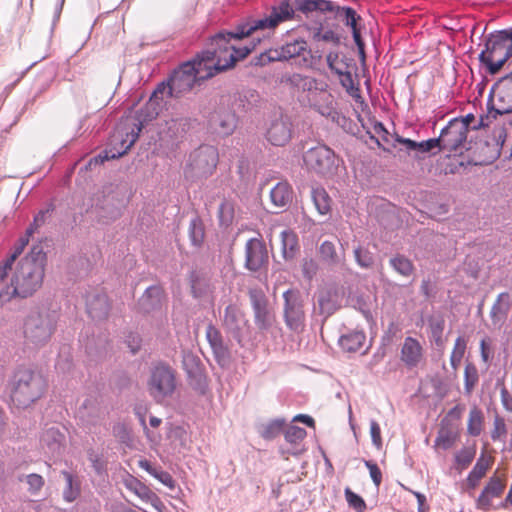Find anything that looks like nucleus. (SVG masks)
<instances>
[{
    "mask_svg": "<svg viewBox=\"0 0 512 512\" xmlns=\"http://www.w3.org/2000/svg\"><path fill=\"white\" fill-rule=\"evenodd\" d=\"M294 10L288 2L272 9L270 15L260 19H249L239 24L235 32H219L211 37L210 47L198 54L207 72L216 74L228 70L239 60L250 54L253 48L234 42L249 37L257 31L274 30L280 23L292 19Z\"/></svg>",
    "mask_w": 512,
    "mask_h": 512,
    "instance_id": "nucleus-1",
    "label": "nucleus"
},
{
    "mask_svg": "<svg viewBox=\"0 0 512 512\" xmlns=\"http://www.w3.org/2000/svg\"><path fill=\"white\" fill-rule=\"evenodd\" d=\"M46 254L41 244L33 245L21 259L11 279L12 295L20 298L32 296L42 285Z\"/></svg>",
    "mask_w": 512,
    "mask_h": 512,
    "instance_id": "nucleus-2",
    "label": "nucleus"
},
{
    "mask_svg": "<svg viewBox=\"0 0 512 512\" xmlns=\"http://www.w3.org/2000/svg\"><path fill=\"white\" fill-rule=\"evenodd\" d=\"M9 389L12 403L17 408L25 409L42 398L47 383L40 373L27 367H19L9 381Z\"/></svg>",
    "mask_w": 512,
    "mask_h": 512,
    "instance_id": "nucleus-3",
    "label": "nucleus"
},
{
    "mask_svg": "<svg viewBox=\"0 0 512 512\" xmlns=\"http://www.w3.org/2000/svg\"><path fill=\"white\" fill-rule=\"evenodd\" d=\"M128 203V197L124 188L108 184L95 194L91 199V205L86 213L101 224H108L122 215V211Z\"/></svg>",
    "mask_w": 512,
    "mask_h": 512,
    "instance_id": "nucleus-4",
    "label": "nucleus"
},
{
    "mask_svg": "<svg viewBox=\"0 0 512 512\" xmlns=\"http://www.w3.org/2000/svg\"><path fill=\"white\" fill-rule=\"evenodd\" d=\"M174 97L169 89L168 82H160L153 90L149 100L141 107H131L123 116L126 128H145L152 125L160 112L166 108L168 100Z\"/></svg>",
    "mask_w": 512,
    "mask_h": 512,
    "instance_id": "nucleus-5",
    "label": "nucleus"
},
{
    "mask_svg": "<svg viewBox=\"0 0 512 512\" xmlns=\"http://www.w3.org/2000/svg\"><path fill=\"white\" fill-rule=\"evenodd\" d=\"M142 130H113L109 140L111 149H106L98 155L90 158L88 162L80 168L78 174L84 180L92 178L94 173L99 172L101 165L111 159H117L125 155L133 144L137 141L139 133Z\"/></svg>",
    "mask_w": 512,
    "mask_h": 512,
    "instance_id": "nucleus-6",
    "label": "nucleus"
},
{
    "mask_svg": "<svg viewBox=\"0 0 512 512\" xmlns=\"http://www.w3.org/2000/svg\"><path fill=\"white\" fill-rule=\"evenodd\" d=\"M177 387V372L172 366L163 361L152 364L147 380V391L156 403L162 404L172 398Z\"/></svg>",
    "mask_w": 512,
    "mask_h": 512,
    "instance_id": "nucleus-7",
    "label": "nucleus"
},
{
    "mask_svg": "<svg viewBox=\"0 0 512 512\" xmlns=\"http://www.w3.org/2000/svg\"><path fill=\"white\" fill-rule=\"evenodd\" d=\"M201 63L199 57L196 56L193 60L182 63L164 81L168 82L169 89L175 95V98L190 92L197 82L212 77V73L207 72Z\"/></svg>",
    "mask_w": 512,
    "mask_h": 512,
    "instance_id": "nucleus-8",
    "label": "nucleus"
},
{
    "mask_svg": "<svg viewBox=\"0 0 512 512\" xmlns=\"http://www.w3.org/2000/svg\"><path fill=\"white\" fill-rule=\"evenodd\" d=\"M512 56V27L491 34L486 41V49L479 56L491 74L500 71Z\"/></svg>",
    "mask_w": 512,
    "mask_h": 512,
    "instance_id": "nucleus-9",
    "label": "nucleus"
},
{
    "mask_svg": "<svg viewBox=\"0 0 512 512\" xmlns=\"http://www.w3.org/2000/svg\"><path fill=\"white\" fill-rule=\"evenodd\" d=\"M57 317L48 309L32 310L26 317L23 333L26 341L35 346L45 345L56 329Z\"/></svg>",
    "mask_w": 512,
    "mask_h": 512,
    "instance_id": "nucleus-10",
    "label": "nucleus"
},
{
    "mask_svg": "<svg viewBox=\"0 0 512 512\" xmlns=\"http://www.w3.org/2000/svg\"><path fill=\"white\" fill-rule=\"evenodd\" d=\"M219 160L217 149L211 145H201L194 150L184 168L186 178L208 177L215 170Z\"/></svg>",
    "mask_w": 512,
    "mask_h": 512,
    "instance_id": "nucleus-11",
    "label": "nucleus"
},
{
    "mask_svg": "<svg viewBox=\"0 0 512 512\" xmlns=\"http://www.w3.org/2000/svg\"><path fill=\"white\" fill-rule=\"evenodd\" d=\"M283 320L286 327L295 333L304 331L306 323L305 300L297 289H288L283 295Z\"/></svg>",
    "mask_w": 512,
    "mask_h": 512,
    "instance_id": "nucleus-12",
    "label": "nucleus"
},
{
    "mask_svg": "<svg viewBox=\"0 0 512 512\" xmlns=\"http://www.w3.org/2000/svg\"><path fill=\"white\" fill-rule=\"evenodd\" d=\"M493 110L480 117L476 128H488L491 118L512 112V76L505 77L495 84L492 90Z\"/></svg>",
    "mask_w": 512,
    "mask_h": 512,
    "instance_id": "nucleus-13",
    "label": "nucleus"
},
{
    "mask_svg": "<svg viewBox=\"0 0 512 512\" xmlns=\"http://www.w3.org/2000/svg\"><path fill=\"white\" fill-rule=\"evenodd\" d=\"M505 130H499L498 134L487 136L485 139H479L473 142L469 140V149L467 152L472 156L475 164L487 165L492 163L500 156V151L505 139Z\"/></svg>",
    "mask_w": 512,
    "mask_h": 512,
    "instance_id": "nucleus-14",
    "label": "nucleus"
},
{
    "mask_svg": "<svg viewBox=\"0 0 512 512\" xmlns=\"http://www.w3.org/2000/svg\"><path fill=\"white\" fill-rule=\"evenodd\" d=\"M307 42L303 39L294 40L282 45L279 48L268 49L263 52L259 57L261 65L268 64L274 61H288L294 58L302 57V65L309 66V61L306 54H309Z\"/></svg>",
    "mask_w": 512,
    "mask_h": 512,
    "instance_id": "nucleus-15",
    "label": "nucleus"
},
{
    "mask_svg": "<svg viewBox=\"0 0 512 512\" xmlns=\"http://www.w3.org/2000/svg\"><path fill=\"white\" fill-rule=\"evenodd\" d=\"M249 300L253 310L254 323L258 330L261 332L271 331L276 323V317L265 293L259 288L250 289Z\"/></svg>",
    "mask_w": 512,
    "mask_h": 512,
    "instance_id": "nucleus-16",
    "label": "nucleus"
},
{
    "mask_svg": "<svg viewBox=\"0 0 512 512\" xmlns=\"http://www.w3.org/2000/svg\"><path fill=\"white\" fill-rule=\"evenodd\" d=\"M307 167L317 174L329 176L338 168V159L332 149L326 145L310 148L304 155Z\"/></svg>",
    "mask_w": 512,
    "mask_h": 512,
    "instance_id": "nucleus-17",
    "label": "nucleus"
},
{
    "mask_svg": "<svg viewBox=\"0 0 512 512\" xmlns=\"http://www.w3.org/2000/svg\"><path fill=\"white\" fill-rule=\"evenodd\" d=\"M470 130H441L438 140L439 152L446 153L447 156L463 155L467 152L469 141L467 132Z\"/></svg>",
    "mask_w": 512,
    "mask_h": 512,
    "instance_id": "nucleus-18",
    "label": "nucleus"
},
{
    "mask_svg": "<svg viewBox=\"0 0 512 512\" xmlns=\"http://www.w3.org/2000/svg\"><path fill=\"white\" fill-rule=\"evenodd\" d=\"M269 263L266 244L259 238H250L245 244L244 267L251 272H258Z\"/></svg>",
    "mask_w": 512,
    "mask_h": 512,
    "instance_id": "nucleus-19",
    "label": "nucleus"
},
{
    "mask_svg": "<svg viewBox=\"0 0 512 512\" xmlns=\"http://www.w3.org/2000/svg\"><path fill=\"white\" fill-rule=\"evenodd\" d=\"M353 135L363 140L370 148L376 146L388 152L396 146V143H400L396 140L400 137L395 133L391 134L389 130H374V133L372 130H356Z\"/></svg>",
    "mask_w": 512,
    "mask_h": 512,
    "instance_id": "nucleus-20",
    "label": "nucleus"
},
{
    "mask_svg": "<svg viewBox=\"0 0 512 512\" xmlns=\"http://www.w3.org/2000/svg\"><path fill=\"white\" fill-rule=\"evenodd\" d=\"M124 486L131 492H133L136 496H138L142 501L150 503L151 506L157 512H163L165 509L164 503L161 499L154 493L148 486L138 480L136 477L128 474L123 479Z\"/></svg>",
    "mask_w": 512,
    "mask_h": 512,
    "instance_id": "nucleus-21",
    "label": "nucleus"
},
{
    "mask_svg": "<svg viewBox=\"0 0 512 512\" xmlns=\"http://www.w3.org/2000/svg\"><path fill=\"white\" fill-rule=\"evenodd\" d=\"M206 338L217 364L222 368L228 367L231 363V354L223 342L221 332L214 325L209 324L206 328Z\"/></svg>",
    "mask_w": 512,
    "mask_h": 512,
    "instance_id": "nucleus-22",
    "label": "nucleus"
},
{
    "mask_svg": "<svg viewBox=\"0 0 512 512\" xmlns=\"http://www.w3.org/2000/svg\"><path fill=\"white\" fill-rule=\"evenodd\" d=\"M222 321L226 332L235 340L241 342L242 330L246 321L239 306L236 304H229L224 310Z\"/></svg>",
    "mask_w": 512,
    "mask_h": 512,
    "instance_id": "nucleus-23",
    "label": "nucleus"
},
{
    "mask_svg": "<svg viewBox=\"0 0 512 512\" xmlns=\"http://www.w3.org/2000/svg\"><path fill=\"white\" fill-rule=\"evenodd\" d=\"M396 140L405 146L409 155H412L418 160H422L426 157L434 156L439 153L438 140H436V138H430L420 142L409 138H397Z\"/></svg>",
    "mask_w": 512,
    "mask_h": 512,
    "instance_id": "nucleus-24",
    "label": "nucleus"
},
{
    "mask_svg": "<svg viewBox=\"0 0 512 512\" xmlns=\"http://www.w3.org/2000/svg\"><path fill=\"white\" fill-rule=\"evenodd\" d=\"M504 489L505 484L502 480L496 476H492L476 500L477 508L483 511H489L492 507V498L500 497Z\"/></svg>",
    "mask_w": 512,
    "mask_h": 512,
    "instance_id": "nucleus-25",
    "label": "nucleus"
},
{
    "mask_svg": "<svg viewBox=\"0 0 512 512\" xmlns=\"http://www.w3.org/2000/svg\"><path fill=\"white\" fill-rule=\"evenodd\" d=\"M65 441V435L59 427L52 425L46 427L40 436V445L45 453L56 455L59 454Z\"/></svg>",
    "mask_w": 512,
    "mask_h": 512,
    "instance_id": "nucleus-26",
    "label": "nucleus"
},
{
    "mask_svg": "<svg viewBox=\"0 0 512 512\" xmlns=\"http://www.w3.org/2000/svg\"><path fill=\"white\" fill-rule=\"evenodd\" d=\"M308 100L322 115L330 114L333 109L334 98L325 83H317V88L308 94Z\"/></svg>",
    "mask_w": 512,
    "mask_h": 512,
    "instance_id": "nucleus-27",
    "label": "nucleus"
},
{
    "mask_svg": "<svg viewBox=\"0 0 512 512\" xmlns=\"http://www.w3.org/2000/svg\"><path fill=\"white\" fill-rule=\"evenodd\" d=\"M89 316L94 320H103L108 316L110 304L107 295L102 291L89 294L86 298Z\"/></svg>",
    "mask_w": 512,
    "mask_h": 512,
    "instance_id": "nucleus-28",
    "label": "nucleus"
},
{
    "mask_svg": "<svg viewBox=\"0 0 512 512\" xmlns=\"http://www.w3.org/2000/svg\"><path fill=\"white\" fill-rule=\"evenodd\" d=\"M319 257L323 263L331 268L343 267L345 265V249L341 246L340 252L331 241H323L318 249Z\"/></svg>",
    "mask_w": 512,
    "mask_h": 512,
    "instance_id": "nucleus-29",
    "label": "nucleus"
},
{
    "mask_svg": "<svg viewBox=\"0 0 512 512\" xmlns=\"http://www.w3.org/2000/svg\"><path fill=\"white\" fill-rule=\"evenodd\" d=\"M423 358V348L420 342L413 337H406L401 348V360L408 368L419 365Z\"/></svg>",
    "mask_w": 512,
    "mask_h": 512,
    "instance_id": "nucleus-30",
    "label": "nucleus"
},
{
    "mask_svg": "<svg viewBox=\"0 0 512 512\" xmlns=\"http://www.w3.org/2000/svg\"><path fill=\"white\" fill-rule=\"evenodd\" d=\"M164 298L163 289L158 285L148 287L139 299V309L144 313L159 310Z\"/></svg>",
    "mask_w": 512,
    "mask_h": 512,
    "instance_id": "nucleus-31",
    "label": "nucleus"
},
{
    "mask_svg": "<svg viewBox=\"0 0 512 512\" xmlns=\"http://www.w3.org/2000/svg\"><path fill=\"white\" fill-rule=\"evenodd\" d=\"M33 234V227H28L26 234L19 238L12 254L0 264V283L3 282L12 270V266L18 256L23 252L29 243V237Z\"/></svg>",
    "mask_w": 512,
    "mask_h": 512,
    "instance_id": "nucleus-32",
    "label": "nucleus"
},
{
    "mask_svg": "<svg viewBox=\"0 0 512 512\" xmlns=\"http://www.w3.org/2000/svg\"><path fill=\"white\" fill-rule=\"evenodd\" d=\"M271 203L281 209L287 208L293 200V189L287 181L278 182L270 191Z\"/></svg>",
    "mask_w": 512,
    "mask_h": 512,
    "instance_id": "nucleus-33",
    "label": "nucleus"
},
{
    "mask_svg": "<svg viewBox=\"0 0 512 512\" xmlns=\"http://www.w3.org/2000/svg\"><path fill=\"white\" fill-rule=\"evenodd\" d=\"M510 308V295L507 292L500 293L494 302L490 317L495 326H501L507 319Z\"/></svg>",
    "mask_w": 512,
    "mask_h": 512,
    "instance_id": "nucleus-34",
    "label": "nucleus"
},
{
    "mask_svg": "<svg viewBox=\"0 0 512 512\" xmlns=\"http://www.w3.org/2000/svg\"><path fill=\"white\" fill-rule=\"evenodd\" d=\"M366 341V335L363 330H350L339 338L340 347L349 353L359 351Z\"/></svg>",
    "mask_w": 512,
    "mask_h": 512,
    "instance_id": "nucleus-35",
    "label": "nucleus"
},
{
    "mask_svg": "<svg viewBox=\"0 0 512 512\" xmlns=\"http://www.w3.org/2000/svg\"><path fill=\"white\" fill-rule=\"evenodd\" d=\"M298 9L302 12H336L344 18L342 8L335 6L332 1L329 0H298Z\"/></svg>",
    "mask_w": 512,
    "mask_h": 512,
    "instance_id": "nucleus-36",
    "label": "nucleus"
},
{
    "mask_svg": "<svg viewBox=\"0 0 512 512\" xmlns=\"http://www.w3.org/2000/svg\"><path fill=\"white\" fill-rule=\"evenodd\" d=\"M281 251L285 260H292L299 252V241L297 234L290 230L285 229L281 232Z\"/></svg>",
    "mask_w": 512,
    "mask_h": 512,
    "instance_id": "nucleus-37",
    "label": "nucleus"
},
{
    "mask_svg": "<svg viewBox=\"0 0 512 512\" xmlns=\"http://www.w3.org/2000/svg\"><path fill=\"white\" fill-rule=\"evenodd\" d=\"M457 437L458 434L456 428L449 424L447 418H444L435 439V445L443 450H448L454 445Z\"/></svg>",
    "mask_w": 512,
    "mask_h": 512,
    "instance_id": "nucleus-38",
    "label": "nucleus"
},
{
    "mask_svg": "<svg viewBox=\"0 0 512 512\" xmlns=\"http://www.w3.org/2000/svg\"><path fill=\"white\" fill-rule=\"evenodd\" d=\"M61 475L65 481L62 496L65 502H74L81 493V486L78 477L68 471H61Z\"/></svg>",
    "mask_w": 512,
    "mask_h": 512,
    "instance_id": "nucleus-39",
    "label": "nucleus"
},
{
    "mask_svg": "<svg viewBox=\"0 0 512 512\" xmlns=\"http://www.w3.org/2000/svg\"><path fill=\"white\" fill-rule=\"evenodd\" d=\"M429 338L439 349L445 346L443 331L445 328V320L442 316H434L428 320Z\"/></svg>",
    "mask_w": 512,
    "mask_h": 512,
    "instance_id": "nucleus-40",
    "label": "nucleus"
},
{
    "mask_svg": "<svg viewBox=\"0 0 512 512\" xmlns=\"http://www.w3.org/2000/svg\"><path fill=\"white\" fill-rule=\"evenodd\" d=\"M311 199L320 215H327L330 213L332 200L324 188L313 187L311 189Z\"/></svg>",
    "mask_w": 512,
    "mask_h": 512,
    "instance_id": "nucleus-41",
    "label": "nucleus"
},
{
    "mask_svg": "<svg viewBox=\"0 0 512 512\" xmlns=\"http://www.w3.org/2000/svg\"><path fill=\"white\" fill-rule=\"evenodd\" d=\"M183 367L190 379H195L199 389L204 387V378L199 365V359L191 353L184 354Z\"/></svg>",
    "mask_w": 512,
    "mask_h": 512,
    "instance_id": "nucleus-42",
    "label": "nucleus"
},
{
    "mask_svg": "<svg viewBox=\"0 0 512 512\" xmlns=\"http://www.w3.org/2000/svg\"><path fill=\"white\" fill-rule=\"evenodd\" d=\"M139 467L148 472L151 476L160 481L163 485L173 490L175 488V481L170 473L162 470L161 467L153 466L148 460H140Z\"/></svg>",
    "mask_w": 512,
    "mask_h": 512,
    "instance_id": "nucleus-43",
    "label": "nucleus"
},
{
    "mask_svg": "<svg viewBox=\"0 0 512 512\" xmlns=\"http://www.w3.org/2000/svg\"><path fill=\"white\" fill-rule=\"evenodd\" d=\"M389 264L396 273L405 278L410 277L414 272V265L411 260L401 254L391 257Z\"/></svg>",
    "mask_w": 512,
    "mask_h": 512,
    "instance_id": "nucleus-44",
    "label": "nucleus"
},
{
    "mask_svg": "<svg viewBox=\"0 0 512 512\" xmlns=\"http://www.w3.org/2000/svg\"><path fill=\"white\" fill-rule=\"evenodd\" d=\"M484 423L483 412L476 406L470 409L467 432L470 436L477 437L481 434Z\"/></svg>",
    "mask_w": 512,
    "mask_h": 512,
    "instance_id": "nucleus-45",
    "label": "nucleus"
},
{
    "mask_svg": "<svg viewBox=\"0 0 512 512\" xmlns=\"http://www.w3.org/2000/svg\"><path fill=\"white\" fill-rule=\"evenodd\" d=\"M286 82L296 87L297 89L308 91V94L312 92L313 88H317L318 83L316 79L299 73H293L290 75L286 79Z\"/></svg>",
    "mask_w": 512,
    "mask_h": 512,
    "instance_id": "nucleus-46",
    "label": "nucleus"
},
{
    "mask_svg": "<svg viewBox=\"0 0 512 512\" xmlns=\"http://www.w3.org/2000/svg\"><path fill=\"white\" fill-rule=\"evenodd\" d=\"M353 253L355 261L360 268L370 269L373 267L375 263V257L369 248L363 245H358L354 248Z\"/></svg>",
    "mask_w": 512,
    "mask_h": 512,
    "instance_id": "nucleus-47",
    "label": "nucleus"
},
{
    "mask_svg": "<svg viewBox=\"0 0 512 512\" xmlns=\"http://www.w3.org/2000/svg\"><path fill=\"white\" fill-rule=\"evenodd\" d=\"M342 12L344 14V19L346 21V25L352 28L353 38L356 45L359 47L361 51H363V42L361 40L360 32L357 28V15L354 9L351 7H342Z\"/></svg>",
    "mask_w": 512,
    "mask_h": 512,
    "instance_id": "nucleus-48",
    "label": "nucleus"
},
{
    "mask_svg": "<svg viewBox=\"0 0 512 512\" xmlns=\"http://www.w3.org/2000/svg\"><path fill=\"white\" fill-rule=\"evenodd\" d=\"M479 381L478 369L475 364L468 362L464 369V390L470 395Z\"/></svg>",
    "mask_w": 512,
    "mask_h": 512,
    "instance_id": "nucleus-49",
    "label": "nucleus"
},
{
    "mask_svg": "<svg viewBox=\"0 0 512 512\" xmlns=\"http://www.w3.org/2000/svg\"><path fill=\"white\" fill-rule=\"evenodd\" d=\"M107 344L106 338L100 339L99 343H96L95 338L92 337L85 343V351L92 359H98L105 355Z\"/></svg>",
    "mask_w": 512,
    "mask_h": 512,
    "instance_id": "nucleus-50",
    "label": "nucleus"
},
{
    "mask_svg": "<svg viewBox=\"0 0 512 512\" xmlns=\"http://www.w3.org/2000/svg\"><path fill=\"white\" fill-rule=\"evenodd\" d=\"M476 455L475 447L463 448L455 454L456 469L460 472L469 467Z\"/></svg>",
    "mask_w": 512,
    "mask_h": 512,
    "instance_id": "nucleus-51",
    "label": "nucleus"
},
{
    "mask_svg": "<svg viewBox=\"0 0 512 512\" xmlns=\"http://www.w3.org/2000/svg\"><path fill=\"white\" fill-rule=\"evenodd\" d=\"M466 346V340L462 336L456 338L454 348L450 355V365L454 370L458 369L461 360L465 354Z\"/></svg>",
    "mask_w": 512,
    "mask_h": 512,
    "instance_id": "nucleus-52",
    "label": "nucleus"
},
{
    "mask_svg": "<svg viewBox=\"0 0 512 512\" xmlns=\"http://www.w3.org/2000/svg\"><path fill=\"white\" fill-rule=\"evenodd\" d=\"M189 238L193 246L200 247L204 241V228L198 219H192L189 224Z\"/></svg>",
    "mask_w": 512,
    "mask_h": 512,
    "instance_id": "nucleus-53",
    "label": "nucleus"
},
{
    "mask_svg": "<svg viewBox=\"0 0 512 512\" xmlns=\"http://www.w3.org/2000/svg\"><path fill=\"white\" fill-rule=\"evenodd\" d=\"M283 419H275L262 426L260 434L264 439L271 440L277 437L284 427Z\"/></svg>",
    "mask_w": 512,
    "mask_h": 512,
    "instance_id": "nucleus-54",
    "label": "nucleus"
},
{
    "mask_svg": "<svg viewBox=\"0 0 512 512\" xmlns=\"http://www.w3.org/2000/svg\"><path fill=\"white\" fill-rule=\"evenodd\" d=\"M291 137V130H266V139L274 146H284Z\"/></svg>",
    "mask_w": 512,
    "mask_h": 512,
    "instance_id": "nucleus-55",
    "label": "nucleus"
},
{
    "mask_svg": "<svg viewBox=\"0 0 512 512\" xmlns=\"http://www.w3.org/2000/svg\"><path fill=\"white\" fill-rule=\"evenodd\" d=\"M218 217L220 224L229 226L234 219V205L230 201H223L218 208Z\"/></svg>",
    "mask_w": 512,
    "mask_h": 512,
    "instance_id": "nucleus-56",
    "label": "nucleus"
},
{
    "mask_svg": "<svg viewBox=\"0 0 512 512\" xmlns=\"http://www.w3.org/2000/svg\"><path fill=\"white\" fill-rule=\"evenodd\" d=\"M72 367V355L70 346L64 345L58 354L56 369L65 373Z\"/></svg>",
    "mask_w": 512,
    "mask_h": 512,
    "instance_id": "nucleus-57",
    "label": "nucleus"
},
{
    "mask_svg": "<svg viewBox=\"0 0 512 512\" xmlns=\"http://www.w3.org/2000/svg\"><path fill=\"white\" fill-rule=\"evenodd\" d=\"M344 494L349 507L354 509L356 512H365L367 506L360 495L356 494L348 487L345 489Z\"/></svg>",
    "mask_w": 512,
    "mask_h": 512,
    "instance_id": "nucleus-58",
    "label": "nucleus"
},
{
    "mask_svg": "<svg viewBox=\"0 0 512 512\" xmlns=\"http://www.w3.org/2000/svg\"><path fill=\"white\" fill-rule=\"evenodd\" d=\"M491 466V461L489 458L485 456L484 453L477 459L473 469L470 471L469 475L473 476V478L482 479L488 469Z\"/></svg>",
    "mask_w": 512,
    "mask_h": 512,
    "instance_id": "nucleus-59",
    "label": "nucleus"
},
{
    "mask_svg": "<svg viewBox=\"0 0 512 512\" xmlns=\"http://www.w3.org/2000/svg\"><path fill=\"white\" fill-rule=\"evenodd\" d=\"M55 210V206L53 203H49L46 208L40 210L35 216L33 223L30 225V227H33V232L37 230L39 227H41L48 218L51 217L52 213Z\"/></svg>",
    "mask_w": 512,
    "mask_h": 512,
    "instance_id": "nucleus-60",
    "label": "nucleus"
},
{
    "mask_svg": "<svg viewBox=\"0 0 512 512\" xmlns=\"http://www.w3.org/2000/svg\"><path fill=\"white\" fill-rule=\"evenodd\" d=\"M25 480L28 484V491L33 495L37 494L45 483L43 477L36 473L26 475Z\"/></svg>",
    "mask_w": 512,
    "mask_h": 512,
    "instance_id": "nucleus-61",
    "label": "nucleus"
},
{
    "mask_svg": "<svg viewBox=\"0 0 512 512\" xmlns=\"http://www.w3.org/2000/svg\"><path fill=\"white\" fill-rule=\"evenodd\" d=\"M306 436L305 429L298 426H290L286 429L284 437L289 443L295 444L303 440Z\"/></svg>",
    "mask_w": 512,
    "mask_h": 512,
    "instance_id": "nucleus-62",
    "label": "nucleus"
},
{
    "mask_svg": "<svg viewBox=\"0 0 512 512\" xmlns=\"http://www.w3.org/2000/svg\"><path fill=\"white\" fill-rule=\"evenodd\" d=\"M113 435L123 444H128L131 441V433L127 425L124 423H116L112 428Z\"/></svg>",
    "mask_w": 512,
    "mask_h": 512,
    "instance_id": "nucleus-63",
    "label": "nucleus"
},
{
    "mask_svg": "<svg viewBox=\"0 0 512 512\" xmlns=\"http://www.w3.org/2000/svg\"><path fill=\"white\" fill-rule=\"evenodd\" d=\"M475 120L473 114H467L465 117L450 119L444 128H469L471 123Z\"/></svg>",
    "mask_w": 512,
    "mask_h": 512,
    "instance_id": "nucleus-64",
    "label": "nucleus"
}]
</instances>
